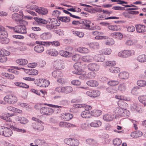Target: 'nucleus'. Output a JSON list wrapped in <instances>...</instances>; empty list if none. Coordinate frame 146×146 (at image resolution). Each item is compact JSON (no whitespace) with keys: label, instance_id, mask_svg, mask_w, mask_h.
Listing matches in <instances>:
<instances>
[{"label":"nucleus","instance_id":"1","mask_svg":"<svg viewBox=\"0 0 146 146\" xmlns=\"http://www.w3.org/2000/svg\"><path fill=\"white\" fill-rule=\"evenodd\" d=\"M73 67L76 70L73 71L72 73L77 75H80L81 76H79V78L82 79V75H84V74L85 73V72L83 71L80 68V62H78L75 63L74 64Z\"/></svg>","mask_w":146,"mask_h":146},{"label":"nucleus","instance_id":"2","mask_svg":"<svg viewBox=\"0 0 146 146\" xmlns=\"http://www.w3.org/2000/svg\"><path fill=\"white\" fill-rule=\"evenodd\" d=\"M40 111L42 115L47 116L50 115L54 113L53 109L46 106L41 108Z\"/></svg>","mask_w":146,"mask_h":146},{"label":"nucleus","instance_id":"3","mask_svg":"<svg viewBox=\"0 0 146 146\" xmlns=\"http://www.w3.org/2000/svg\"><path fill=\"white\" fill-rule=\"evenodd\" d=\"M134 52V51L133 50H125L119 52L118 55L120 57L126 58L130 56L133 55Z\"/></svg>","mask_w":146,"mask_h":146},{"label":"nucleus","instance_id":"4","mask_svg":"<svg viewBox=\"0 0 146 146\" xmlns=\"http://www.w3.org/2000/svg\"><path fill=\"white\" fill-rule=\"evenodd\" d=\"M64 141L66 144L71 146H78L79 144V141L74 138H66Z\"/></svg>","mask_w":146,"mask_h":146},{"label":"nucleus","instance_id":"5","mask_svg":"<svg viewBox=\"0 0 146 146\" xmlns=\"http://www.w3.org/2000/svg\"><path fill=\"white\" fill-rule=\"evenodd\" d=\"M53 66L56 69L59 70L63 69L64 68V62L61 60H58L54 61Z\"/></svg>","mask_w":146,"mask_h":146},{"label":"nucleus","instance_id":"6","mask_svg":"<svg viewBox=\"0 0 146 146\" xmlns=\"http://www.w3.org/2000/svg\"><path fill=\"white\" fill-rule=\"evenodd\" d=\"M5 102L8 104H13L17 101V97L12 95H7L5 96L4 98Z\"/></svg>","mask_w":146,"mask_h":146},{"label":"nucleus","instance_id":"7","mask_svg":"<svg viewBox=\"0 0 146 146\" xmlns=\"http://www.w3.org/2000/svg\"><path fill=\"white\" fill-rule=\"evenodd\" d=\"M52 76L55 78H57L56 81L59 83L62 84L64 83V81L63 79L60 78H59L58 76H61V74L59 70L54 71L52 72Z\"/></svg>","mask_w":146,"mask_h":146},{"label":"nucleus","instance_id":"8","mask_svg":"<svg viewBox=\"0 0 146 146\" xmlns=\"http://www.w3.org/2000/svg\"><path fill=\"white\" fill-rule=\"evenodd\" d=\"M41 122H34L32 123V127L36 131L39 132L42 131L44 129V126L40 123Z\"/></svg>","mask_w":146,"mask_h":146},{"label":"nucleus","instance_id":"9","mask_svg":"<svg viewBox=\"0 0 146 146\" xmlns=\"http://www.w3.org/2000/svg\"><path fill=\"white\" fill-rule=\"evenodd\" d=\"M15 33L25 34L27 33L26 28L24 26L19 25L15 26Z\"/></svg>","mask_w":146,"mask_h":146},{"label":"nucleus","instance_id":"10","mask_svg":"<svg viewBox=\"0 0 146 146\" xmlns=\"http://www.w3.org/2000/svg\"><path fill=\"white\" fill-rule=\"evenodd\" d=\"M19 12L21 14L15 13L13 14L12 16V19L16 21L18 24H19L20 22L23 19L22 12L21 11Z\"/></svg>","mask_w":146,"mask_h":146},{"label":"nucleus","instance_id":"11","mask_svg":"<svg viewBox=\"0 0 146 146\" xmlns=\"http://www.w3.org/2000/svg\"><path fill=\"white\" fill-rule=\"evenodd\" d=\"M86 94L91 97L95 98L100 95V92L98 90H94L88 91L86 92Z\"/></svg>","mask_w":146,"mask_h":146},{"label":"nucleus","instance_id":"12","mask_svg":"<svg viewBox=\"0 0 146 146\" xmlns=\"http://www.w3.org/2000/svg\"><path fill=\"white\" fill-rule=\"evenodd\" d=\"M137 32L139 33H143L146 32V27L143 25L139 24L135 25Z\"/></svg>","mask_w":146,"mask_h":146},{"label":"nucleus","instance_id":"13","mask_svg":"<svg viewBox=\"0 0 146 146\" xmlns=\"http://www.w3.org/2000/svg\"><path fill=\"white\" fill-rule=\"evenodd\" d=\"M52 37V35L50 32H44L40 36V39L43 40H48L51 38Z\"/></svg>","mask_w":146,"mask_h":146},{"label":"nucleus","instance_id":"14","mask_svg":"<svg viewBox=\"0 0 146 146\" xmlns=\"http://www.w3.org/2000/svg\"><path fill=\"white\" fill-rule=\"evenodd\" d=\"M118 113L121 115L125 117L129 116L130 115V112L127 109L123 110L122 109H118Z\"/></svg>","mask_w":146,"mask_h":146},{"label":"nucleus","instance_id":"15","mask_svg":"<svg viewBox=\"0 0 146 146\" xmlns=\"http://www.w3.org/2000/svg\"><path fill=\"white\" fill-rule=\"evenodd\" d=\"M88 69L92 71H98L99 69V66L96 63H90L88 66Z\"/></svg>","mask_w":146,"mask_h":146},{"label":"nucleus","instance_id":"16","mask_svg":"<svg viewBox=\"0 0 146 146\" xmlns=\"http://www.w3.org/2000/svg\"><path fill=\"white\" fill-rule=\"evenodd\" d=\"M118 104L120 108H117V110H118V109H122L123 110L127 109L128 107V104L124 100H119L118 102Z\"/></svg>","mask_w":146,"mask_h":146},{"label":"nucleus","instance_id":"17","mask_svg":"<svg viewBox=\"0 0 146 146\" xmlns=\"http://www.w3.org/2000/svg\"><path fill=\"white\" fill-rule=\"evenodd\" d=\"M72 114L69 113H63L60 116L61 118L65 121H69L73 118Z\"/></svg>","mask_w":146,"mask_h":146},{"label":"nucleus","instance_id":"18","mask_svg":"<svg viewBox=\"0 0 146 146\" xmlns=\"http://www.w3.org/2000/svg\"><path fill=\"white\" fill-rule=\"evenodd\" d=\"M13 132L11 129L7 127H5L4 132L2 133V135L6 137H9L11 135Z\"/></svg>","mask_w":146,"mask_h":146},{"label":"nucleus","instance_id":"19","mask_svg":"<svg viewBox=\"0 0 146 146\" xmlns=\"http://www.w3.org/2000/svg\"><path fill=\"white\" fill-rule=\"evenodd\" d=\"M15 113H13L12 114L8 113L5 114V115H0V118L5 120L7 121L10 122L11 121V119L10 118V117L13 116Z\"/></svg>","mask_w":146,"mask_h":146},{"label":"nucleus","instance_id":"20","mask_svg":"<svg viewBox=\"0 0 146 146\" xmlns=\"http://www.w3.org/2000/svg\"><path fill=\"white\" fill-rule=\"evenodd\" d=\"M93 59L97 62H102L104 61L105 59L104 56L103 54H97L93 57Z\"/></svg>","mask_w":146,"mask_h":146},{"label":"nucleus","instance_id":"21","mask_svg":"<svg viewBox=\"0 0 146 146\" xmlns=\"http://www.w3.org/2000/svg\"><path fill=\"white\" fill-rule=\"evenodd\" d=\"M121 87L120 86L119 88H120ZM118 89H119V88H117V86H110L107 88L106 90L109 93H114L117 92ZM119 89H120V88Z\"/></svg>","mask_w":146,"mask_h":146},{"label":"nucleus","instance_id":"22","mask_svg":"<svg viewBox=\"0 0 146 146\" xmlns=\"http://www.w3.org/2000/svg\"><path fill=\"white\" fill-rule=\"evenodd\" d=\"M34 19L36 21L34 22L33 23V25H36V23H42L43 24H46L47 22L45 20L42 18H38L37 17H34Z\"/></svg>","mask_w":146,"mask_h":146},{"label":"nucleus","instance_id":"23","mask_svg":"<svg viewBox=\"0 0 146 146\" xmlns=\"http://www.w3.org/2000/svg\"><path fill=\"white\" fill-rule=\"evenodd\" d=\"M142 135V133L140 131H137L131 133V136L132 137L135 138L141 137Z\"/></svg>","mask_w":146,"mask_h":146},{"label":"nucleus","instance_id":"24","mask_svg":"<svg viewBox=\"0 0 146 146\" xmlns=\"http://www.w3.org/2000/svg\"><path fill=\"white\" fill-rule=\"evenodd\" d=\"M86 110L83 111L81 114V116L83 118H90L91 117L90 112L89 110H87V108Z\"/></svg>","mask_w":146,"mask_h":146},{"label":"nucleus","instance_id":"25","mask_svg":"<svg viewBox=\"0 0 146 146\" xmlns=\"http://www.w3.org/2000/svg\"><path fill=\"white\" fill-rule=\"evenodd\" d=\"M57 19L58 20L61 21L62 22L65 23H69L70 21V18L69 17H58Z\"/></svg>","mask_w":146,"mask_h":146},{"label":"nucleus","instance_id":"26","mask_svg":"<svg viewBox=\"0 0 146 146\" xmlns=\"http://www.w3.org/2000/svg\"><path fill=\"white\" fill-rule=\"evenodd\" d=\"M102 113V111L100 110H94L90 112L91 116L95 117H98L101 115Z\"/></svg>","mask_w":146,"mask_h":146},{"label":"nucleus","instance_id":"27","mask_svg":"<svg viewBox=\"0 0 146 146\" xmlns=\"http://www.w3.org/2000/svg\"><path fill=\"white\" fill-rule=\"evenodd\" d=\"M34 48L35 51L38 53H41L44 50L43 46L40 44L35 46Z\"/></svg>","mask_w":146,"mask_h":146},{"label":"nucleus","instance_id":"28","mask_svg":"<svg viewBox=\"0 0 146 146\" xmlns=\"http://www.w3.org/2000/svg\"><path fill=\"white\" fill-rule=\"evenodd\" d=\"M84 74V75H82V77L83 76L84 78H93L95 77L96 76V73L93 71L90 72L88 73L86 75Z\"/></svg>","mask_w":146,"mask_h":146},{"label":"nucleus","instance_id":"29","mask_svg":"<svg viewBox=\"0 0 146 146\" xmlns=\"http://www.w3.org/2000/svg\"><path fill=\"white\" fill-rule=\"evenodd\" d=\"M46 52L48 54L54 56H56L58 54V52L55 49H50L48 50Z\"/></svg>","mask_w":146,"mask_h":146},{"label":"nucleus","instance_id":"30","mask_svg":"<svg viewBox=\"0 0 146 146\" xmlns=\"http://www.w3.org/2000/svg\"><path fill=\"white\" fill-rule=\"evenodd\" d=\"M84 25L82 27L83 29H90L91 30H93V28H90V25L91 23V21L89 20L85 19L84 20Z\"/></svg>","mask_w":146,"mask_h":146},{"label":"nucleus","instance_id":"31","mask_svg":"<svg viewBox=\"0 0 146 146\" xmlns=\"http://www.w3.org/2000/svg\"><path fill=\"white\" fill-rule=\"evenodd\" d=\"M59 54L62 56L67 58L71 56L72 53L67 51L61 50L59 52Z\"/></svg>","mask_w":146,"mask_h":146},{"label":"nucleus","instance_id":"32","mask_svg":"<svg viewBox=\"0 0 146 146\" xmlns=\"http://www.w3.org/2000/svg\"><path fill=\"white\" fill-rule=\"evenodd\" d=\"M86 84L89 86L92 87H95L98 85V82L95 80H90L86 82Z\"/></svg>","mask_w":146,"mask_h":146},{"label":"nucleus","instance_id":"33","mask_svg":"<svg viewBox=\"0 0 146 146\" xmlns=\"http://www.w3.org/2000/svg\"><path fill=\"white\" fill-rule=\"evenodd\" d=\"M108 29L114 31H119L121 29V27L119 25H109L108 26Z\"/></svg>","mask_w":146,"mask_h":146},{"label":"nucleus","instance_id":"34","mask_svg":"<svg viewBox=\"0 0 146 146\" xmlns=\"http://www.w3.org/2000/svg\"><path fill=\"white\" fill-rule=\"evenodd\" d=\"M86 144L91 145H94L97 143L96 140L92 138H88L86 140Z\"/></svg>","mask_w":146,"mask_h":146},{"label":"nucleus","instance_id":"35","mask_svg":"<svg viewBox=\"0 0 146 146\" xmlns=\"http://www.w3.org/2000/svg\"><path fill=\"white\" fill-rule=\"evenodd\" d=\"M4 36H7V33L5 28L2 26L0 27V37Z\"/></svg>","mask_w":146,"mask_h":146},{"label":"nucleus","instance_id":"36","mask_svg":"<svg viewBox=\"0 0 146 146\" xmlns=\"http://www.w3.org/2000/svg\"><path fill=\"white\" fill-rule=\"evenodd\" d=\"M102 122L100 120L94 121L90 123L91 127H98L101 125Z\"/></svg>","mask_w":146,"mask_h":146},{"label":"nucleus","instance_id":"37","mask_svg":"<svg viewBox=\"0 0 146 146\" xmlns=\"http://www.w3.org/2000/svg\"><path fill=\"white\" fill-rule=\"evenodd\" d=\"M90 48L94 49H97L99 48V44L98 42H93L88 44Z\"/></svg>","mask_w":146,"mask_h":146},{"label":"nucleus","instance_id":"38","mask_svg":"<svg viewBox=\"0 0 146 146\" xmlns=\"http://www.w3.org/2000/svg\"><path fill=\"white\" fill-rule=\"evenodd\" d=\"M119 76L120 79H125L128 78L129 74L125 72H121L119 74Z\"/></svg>","mask_w":146,"mask_h":146},{"label":"nucleus","instance_id":"39","mask_svg":"<svg viewBox=\"0 0 146 146\" xmlns=\"http://www.w3.org/2000/svg\"><path fill=\"white\" fill-rule=\"evenodd\" d=\"M36 12L43 15H45L47 13L48 11L46 8L40 7V8L38 9H36Z\"/></svg>","mask_w":146,"mask_h":146},{"label":"nucleus","instance_id":"40","mask_svg":"<svg viewBox=\"0 0 146 146\" xmlns=\"http://www.w3.org/2000/svg\"><path fill=\"white\" fill-rule=\"evenodd\" d=\"M26 72L28 73L29 74L33 75H36L38 73V71L37 70L32 68L29 70H27Z\"/></svg>","mask_w":146,"mask_h":146},{"label":"nucleus","instance_id":"41","mask_svg":"<svg viewBox=\"0 0 146 146\" xmlns=\"http://www.w3.org/2000/svg\"><path fill=\"white\" fill-rule=\"evenodd\" d=\"M93 57L90 55L83 56L82 58V60L85 62H91L93 59Z\"/></svg>","mask_w":146,"mask_h":146},{"label":"nucleus","instance_id":"42","mask_svg":"<svg viewBox=\"0 0 146 146\" xmlns=\"http://www.w3.org/2000/svg\"><path fill=\"white\" fill-rule=\"evenodd\" d=\"M73 90L72 88L69 86L63 87L62 93L65 94H68L71 92Z\"/></svg>","mask_w":146,"mask_h":146},{"label":"nucleus","instance_id":"43","mask_svg":"<svg viewBox=\"0 0 146 146\" xmlns=\"http://www.w3.org/2000/svg\"><path fill=\"white\" fill-rule=\"evenodd\" d=\"M15 85L20 87L25 88H29V86L26 84L20 82H15L14 83Z\"/></svg>","mask_w":146,"mask_h":146},{"label":"nucleus","instance_id":"44","mask_svg":"<svg viewBox=\"0 0 146 146\" xmlns=\"http://www.w3.org/2000/svg\"><path fill=\"white\" fill-rule=\"evenodd\" d=\"M137 59L139 62H146V55L145 54L140 55L138 56Z\"/></svg>","mask_w":146,"mask_h":146},{"label":"nucleus","instance_id":"45","mask_svg":"<svg viewBox=\"0 0 146 146\" xmlns=\"http://www.w3.org/2000/svg\"><path fill=\"white\" fill-rule=\"evenodd\" d=\"M77 50L82 53H87L89 52V50L88 48L84 47H80L78 48Z\"/></svg>","mask_w":146,"mask_h":146},{"label":"nucleus","instance_id":"46","mask_svg":"<svg viewBox=\"0 0 146 146\" xmlns=\"http://www.w3.org/2000/svg\"><path fill=\"white\" fill-rule=\"evenodd\" d=\"M16 62L22 66L27 64L28 63L27 60L24 59H20L16 60Z\"/></svg>","mask_w":146,"mask_h":146},{"label":"nucleus","instance_id":"47","mask_svg":"<svg viewBox=\"0 0 146 146\" xmlns=\"http://www.w3.org/2000/svg\"><path fill=\"white\" fill-rule=\"evenodd\" d=\"M131 109L132 111L140 112L141 110L140 106L137 104H134L131 107Z\"/></svg>","mask_w":146,"mask_h":146},{"label":"nucleus","instance_id":"48","mask_svg":"<svg viewBox=\"0 0 146 146\" xmlns=\"http://www.w3.org/2000/svg\"><path fill=\"white\" fill-rule=\"evenodd\" d=\"M36 43L37 44L41 45L43 46H47L50 45V41H36Z\"/></svg>","mask_w":146,"mask_h":146},{"label":"nucleus","instance_id":"49","mask_svg":"<svg viewBox=\"0 0 146 146\" xmlns=\"http://www.w3.org/2000/svg\"><path fill=\"white\" fill-rule=\"evenodd\" d=\"M109 70L111 72L117 73L120 72V69L117 67H111L109 68Z\"/></svg>","mask_w":146,"mask_h":146},{"label":"nucleus","instance_id":"50","mask_svg":"<svg viewBox=\"0 0 146 146\" xmlns=\"http://www.w3.org/2000/svg\"><path fill=\"white\" fill-rule=\"evenodd\" d=\"M138 99L141 103L144 106H145L146 104V95L141 96H139L138 98Z\"/></svg>","mask_w":146,"mask_h":146},{"label":"nucleus","instance_id":"51","mask_svg":"<svg viewBox=\"0 0 146 146\" xmlns=\"http://www.w3.org/2000/svg\"><path fill=\"white\" fill-rule=\"evenodd\" d=\"M103 119L104 120L107 121H112L113 119V117L111 115L109 114L105 115L103 116Z\"/></svg>","mask_w":146,"mask_h":146},{"label":"nucleus","instance_id":"52","mask_svg":"<svg viewBox=\"0 0 146 146\" xmlns=\"http://www.w3.org/2000/svg\"><path fill=\"white\" fill-rule=\"evenodd\" d=\"M18 120L20 121V123L24 124H25L28 122V120L27 119L23 117H19Z\"/></svg>","mask_w":146,"mask_h":146},{"label":"nucleus","instance_id":"53","mask_svg":"<svg viewBox=\"0 0 146 146\" xmlns=\"http://www.w3.org/2000/svg\"><path fill=\"white\" fill-rule=\"evenodd\" d=\"M10 127L13 130L17 131L19 132H21L22 133H26V131L24 129H19L15 127L13 125H11Z\"/></svg>","mask_w":146,"mask_h":146},{"label":"nucleus","instance_id":"54","mask_svg":"<svg viewBox=\"0 0 146 146\" xmlns=\"http://www.w3.org/2000/svg\"><path fill=\"white\" fill-rule=\"evenodd\" d=\"M122 141L119 138H115L113 140V143L115 146H118L121 145Z\"/></svg>","mask_w":146,"mask_h":146},{"label":"nucleus","instance_id":"55","mask_svg":"<svg viewBox=\"0 0 146 146\" xmlns=\"http://www.w3.org/2000/svg\"><path fill=\"white\" fill-rule=\"evenodd\" d=\"M7 36H4L0 37L1 42L4 44H7L9 41V39L7 38Z\"/></svg>","mask_w":146,"mask_h":146},{"label":"nucleus","instance_id":"56","mask_svg":"<svg viewBox=\"0 0 146 146\" xmlns=\"http://www.w3.org/2000/svg\"><path fill=\"white\" fill-rule=\"evenodd\" d=\"M122 15L126 18L132 19L133 18V16L130 14L129 11L124 12L122 13Z\"/></svg>","mask_w":146,"mask_h":146},{"label":"nucleus","instance_id":"57","mask_svg":"<svg viewBox=\"0 0 146 146\" xmlns=\"http://www.w3.org/2000/svg\"><path fill=\"white\" fill-rule=\"evenodd\" d=\"M50 22L52 25L54 26V27L57 26H59L60 25V23H58V21L57 19H55L52 18L50 19Z\"/></svg>","mask_w":146,"mask_h":146},{"label":"nucleus","instance_id":"58","mask_svg":"<svg viewBox=\"0 0 146 146\" xmlns=\"http://www.w3.org/2000/svg\"><path fill=\"white\" fill-rule=\"evenodd\" d=\"M115 97L116 98L120 100H125L126 101H129L130 100L129 98H127L123 96L116 95Z\"/></svg>","mask_w":146,"mask_h":146},{"label":"nucleus","instance_id":"59","mask_svg":"<svg viewBox=\"0 0 146 146\" xmlns=\"http://www.w3.org/2000/svg\"><path fill=\"white\" fill-rule=\"evenodd\" d=\"M137 85L141 87H144L146 86V82L144 80H139L137 82Z\"/></svg>","mask_w":146,"mask_h":146},{"label":"nucleus","instance_id":"60","mask_svg":"<svg viewBox=\"0 0 146 146\" xmlns=\"http://www.w3.org/2000/svg\"><path fill=\"white\" fill-rule=\"evenodd\" d=\"M81 58V56L78 54H75L72 56V60L75 61L79 60Z\"/></svg>","mask_w":146,"mask_h":146},{"label":"nucleus","instance_id":"61","mask_svg":"<svg viewBox=\"0 0 146 146\" xmlns=\"http://www.w3.org/2000/svg\"><path fill=\"white\" fill-rule=\"evenodd\" d=\"M118 83V82L116 80H111L108 82V84L111 86H115Z\"/></svg>","mask_w":146,"mask_h":146},{"label":"nucleus","instance_id":"62","mask_svg":"<svg viewBox=\"0 0 146 146\" xmlns=\"http://www.w3.org/2000/svg\"><path fill=\"white\" fill-rule=\"evenodd\" d=\"M9 72L15 74H19V72L15 70L13 67H11L10 68L7 70Z\"/></svg>","mask_w":146,"mask_h":146},{"label":"nucleus","instance_id":"63","mask_svg":"<svg viewBox=\"0 0 146 146\" xmlns=\"http://www.w3.org/2000/svg\"><path fill=\"white\" fill-rule=\"evenodd\" d=\"M73 33L76 35L77 36L79 37H82L84 36V33H83L81 32H78L76 31H73Z\"/></svg>","mask_w":146,"mask_h":146},{"label":"nucleus","instance_id":"64","mask_svg":"<svg viewBox=\"0 0 146 146\" xmlns=\"http://www.w3.org/2000/svg\"><path fill=\"white\" fill-rule=\"evenodd\" d=\"M102 52L105 54H110L111 52V50L110 48H106L102 50Z\"/></svg>","mask_w":146,"mask_h":146}]
</instances>
